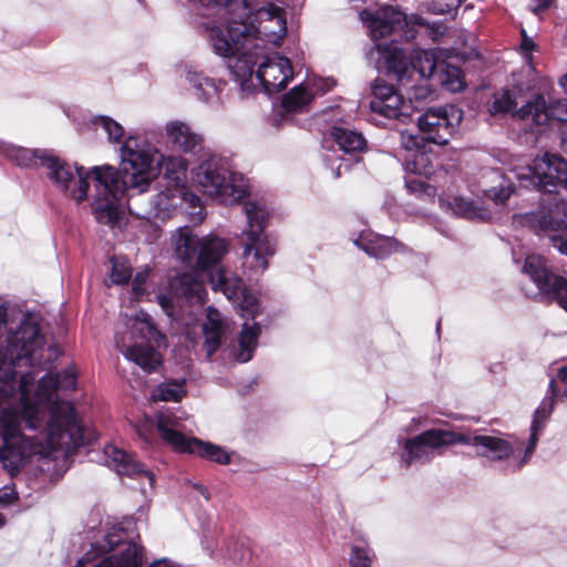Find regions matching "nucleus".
<instances>
[{
    "mask_svg": "<svg viewBox=\"0 0 567 567\" xmlns=\"http://www.w3.org/2000/svg\"><path fill=\"white\" fill-rule=\"evenodd\" d=\"M244 209L248 221L244 240V265L254 275H259L268 268V260L276 252V243L264 233L269 212L265 204L257 200L246 202Z\"/></svg>",
    "mask_w": 567,
    "mask_h": 567,
    "instance_id": "7",
    "label": "nucleus"
},
{
    "mask_svg": "<svg viewBox=\"0 0 567 567\" xmlns=\"http://www.w3.org/2000/svg\"><path fill=\"white\" fill-rule=\"evenodd\" d=\"M159 303L163 307V309L168 313V307L171 306V300L165 296H159Z\"/></svg>",
    "mask_w": 567,
    "mask_h": 567,
    "instance_id": "55",
    "label": "nucleus"
},
{
    "mask_svg": "<svg viewBox=\"0 0 567 567\" xmlns=\"http://www.w3.org/2000/svg\"><path fill=\"white\" fill-rule=\"evenodd\" d=\"M371 112L384 120L404 123L411 116V104L392 86L377 80L372 86Z\"/></svg>",
    "mask_w": 567,
    "mask_h": 567,
    "instance_id": "19",
    "label": "nucleus"
},
{
    "mask_svg": "<svg viewBox=\"0 0 567 567\" xmlns=\"http://www.w3.org/2000/svg\"><path fill=\"white\" fill-rule=\"evenodd\" d=\"M548 392H549V394H547L543 399L539 406L536 409V411L534 413V419H533V422L530 425V436H529L528 444L525 449V455L519 461L516 468H520L527 462V460L530 457V455L533 454V452L537 445V442H538V433L543 430L546 421L549 419L550 414L554 411V405H555L554 398L556 395L554 379H551L549 382Z\"/></svg>",
    "mask_w": 567,
    "mask_h": 567,
    "instance_id": "24",
    "label": "nucleus"
},
{
    "mask_svg": "<svg viewBox=\"0 0 567 567\" xmlns=\"http://www.w3.org/2000/svg\"><path fill=\"white\" fill-rule=\"evenodd\" d=\"M186 395L185 380H173L161 383L152 392L154 401H181Z\"/></svg>",
    "mask_w": 567,
    "mask_h": 567,
    "instance_id": "36",
    "label": "nucleus"
},
{
    "mask_svg": "<svg viewBox=\"0 0 567 567\" xmlns=\"http://www.w3.org/2000/svg\"><path fill=\"white\" fill-rule=\"evenodd\" d=\"M93 124L96 128L101 127L110 141L120 142L124 135L122 125L109 116H97Z\"/></svg>",
    "mask_w": 567,
    "mask_h": 567,
    "instance_id": "41",
    "label": "nucleus"
},
{
    "mask_svg": "<svg viewBox=\"0 0 567 567\" xmlns=\"http://www.w3.org/2000/svg\"><path fill=\"white\" fill-rule=\"evenodd\" d=\"M553 246L558 249L563 255L567 256V236H554L551 237Z\"/></svg>",
    "mask_w": 567,
    "mask_h": 567,
    "instance_id": "50",
    "label": "nucleus"
},
{
    "mask_svg": "<svg viewBox=\"0 0 567 567\" xmlns=\"http://www.w3.org/2000/svg\"><path fill=\"white\" fill-rule=\"evenodd\" d=\"M354 244L377 259L385 258L399 248V243L394 238L374 234H361Z\"/></svg>",
    "mask_w": 567,
    "mask_h": 567,
    "instance_id": "27",
    "label": "nucleus"
},
{
    "mask_svg": "<svg viewBox=\"0 0 567 567\" xmlns=\"http://www.w3.org/2000/svg\"><path fill=\"white\" fill-rule=\"evenodd\" d=\"M4 525V518L3 516L0 514V528Z\"/></svg>",
    "mask_w": 567,
    "mask_h": 567,
    "instance_id": "64",
    "label": "nucleus"
},
{
    "mask_svg": "<svg viewBox=\"0 0 567 567\" xmlns=\"http://www.w3.org/2000/svg\"><path fill=\"white\" fill-rule=\"evenodd\" d=\"M122 175L110 165L94 166L96 195L92 213L99 224L114 228L121 216V199L127 194V208L137 218L167 219L177 206L176 189L152 194L150 206H144L153 177L154 154L138 148L134 138H128L121 148Z\"/></svg>",
    "mask_w": 567,
    "mask_h": 567,
    "instance_id": "2",
    "label": "nucleus"
},
{
    "mask_svg": "<svg viewBox=\"0 0 567 567\" xmlns=\"http://www.w3.org/2000/svg\"><path fill=\"white\" fill-rule=\"evenodd\" d=\"M405 187L412 194L424 195L429 198L435 195V188L421 178L409 177L405 179Z\"/></svg>",
    "mask_w": 567,
    "mask_h": 567,
    "instance_id": "47",
    "label": "nucleus"
},
{
    "mask_svg": "<svg viewBox=\"0 0 567 567\" xmlns=\"http://www.w3.org/2000/svg\"><path fill=\"white\" fill-rule=\"evenodd\" d=\"M456 443V433L432 429L406 439L404 442V453L402 462L410 466L412 464H425L431 462L435 456L442 454V450Z\"/></svg>",
    "mask_w": 567,
    "mask_h": 567,
    "instance_id": "16",
    "label": "nucleus"
},
{
    "mask_svg": "<svg viewBox=\"0 0 567 567\" xmlns=\"http://www.w3.org/2000/svg\"><path fill=\"white\" fill-rule=\"evenodd\" d=\"M462 117V111L453 105L429 109L417 118L421 135L402 132L401 145L404 150L419 147L423 142L446 145L460 126Z\"/></svg>",
    "mask_w": 567,
    "mask_h": 567,
    "instance_id": "8",
    "label": "nucleus"
},
{
    "mask_svg": "<svg viewBox=\"0 0 567 567\" xmlns=\"http://www.w3.org/2000/svg\"><path fill=\"white\" fill-rule=\"evenodd\" d=\"M152 194H146L145 193V202H144V206H150V197H151Z\"/></svg>",
    "mask_w": 567,
    "mask_h": 567,
    "instance_id": "62",
    "label": "nucleus"
},
{
    "mask_svg": "<svg viewBox=\"0 0 567 567\" xmlns=\"http://www.w3.org/2000/svg\"><path fill=\"white\" fill-rule=\"evenodd\" d=\"M260 332L261 328L257 322L249 324L248 321H246L243 324L239 334V352L237 355L239 362H247L251 359Z\"/></svg>",
    "mask_w": 567,
    "mask_h": 567,
    "instance_id": "33",
    "label": "nucleus"
},
{
    "mask_svg": "<svg viewBox=\"0 0 567 567\" xmlns=\"http://www.w3.org/2000/svg\"><path fill=\"white\" fill-rule=\"evenodd\" d=\"M133 329L136 331L142 339L155 342L157 346L165 340V336L162 334L151 320V317L144 312L138 311L134 317Z\"/></svg>",
    "mask_w": 567,
    "mask_h": 567,
    "instance_id": "37",
    "label": "nucleus"
},
{
    "mask_svg": "<svg viewBox=\"0 0 567 567\" xmlns=\"http://www.w3.org/2000/svg\"><path fill=\"white\" fill-rule=\"evenodd\" d=\"M247 21L230 18L226 24L205 28L213 51L227 59V66L244 93L255 90L254 68L264 54V47L250 34Z\"/></svg>",
    "mask_w": 567,
    "mask_h": 567,
    "instance_id": "4",
    "label": "nucleus"
},
{
    "mask_svg": "<svg viewBox=\"0 0 567 567\" xmlns=\"http://www.w3.org/2000/svg\"><path fill=\"white\" fill-rule=\"evenodd\" d=\"M29 319L34 320L37 324H39L38 317L33 315L23 316L19 323L16 324L13 319H9L7 308L3 305H0V340L4 337V344L0 348V351L8 348V340L10 337L16 334L21 329L23 322ZM38 327L40 328V326ZM2 361H4V358L0 355V364Z\"/></svg>",
    "mask_w": 567,
    "mask_h": 567,
    "instance_id": "35",
    "label": "nucleus"
},
{
    "mask_svg": "<svg viewBox=\"0 0 567 567\" xmlns=\"http://www.w3.org/2000/svg\"><path fill=\"white\" fill-rule=\"evenodd\" d=\"M260 59H262V62H260L257 71H254L252 76H256L265 92L271 94L285 89L293 75L290 60L278 53L271 56L267 55L265 47L264 54L258 61Z\"/></svg>",
    "mask_w": 567,
    "mask_h": 567,
    "instance_id": "20",
    "label": "nucleus"
},
{
    "mask_svg": "<svg viewBox=\"0 0 567 567\" xmlns=\"http://www.w3.org/2000/svg\"><path fill=\"white\" fill-rule=\"evenodd\" d=\"M195 182L205 194L217 197L225 204H233L246 195L245 186L237 184L236 176L217 155H209L199 164Z\"/></svg>",
    "mask_w": 567,
    "mask_h": 567,
    "instance_id": "11",
    "label": "nucleus"
},
{
    "mask_svg": "<svg viewBox=\"0 0 567 567\" xmlns=\"http://www.w3.org/2000/svg\"><path fill=\"white\" fill-rule=\"evenodd\" d=\"M452 208L455 214L468 218L474 219L478 217L477 208L474 206L473 202L464 199L462 197H455L452 203Z\"/></svg>",
    "mask_w": 567,
    "mask_h": 567,
    "instance_id": "46",
    "label": "nucleus"
},
{
    "mask_svg": "<svg viewBox=\"0 0 567 567\" xmlns=\"http://www.w3.org/2000/svg\"><path fill=\"white\" fill-rule=\"evenodd\" d=\"M8 156L17 165L31 167L40 164L42 166V156H48L43 151H32L24 147L11 146L8 150Z\"/></svg>",
    "mask_w": 567,
    "mask_h": 567,
    "instance_id": "38",
    "label": "nucleus"
},
{
    "mask_svg": "<svg viewBox=\"0 0 567 567\" xmlns=\"http://www.w3.org/2000/svg\"><path fill=\"white\" fill-rule=\"evenodd\" d=\"M198 489H199L200 494H202L206 499H208V498H209L208 491H207L205 487H203V486H198Z\"/></svg>",
    "mask_w": 567,
    "mask_h": 567,
    "instance_id": "61",
    "label": "nucleus"
},
{
    "mask_svg": "<svg viewBox=\"0 0 567 567\" xmlns=\"http://www.w3.org/2000/svg\"><path fill=\"white\" fill-rule=\"evenodd\" d=\"M161 165L164 176L175 185L181 184L185 179L187 163L182 156L163 157Z\"/></svg>",
    "mask_w": 567,
    "mask_h": 567,
    "instance_id": "39",
    "label": "nucleus"
},
{
    "mask_svg": "<svg viewBox=\"0 0 567 567\" xmlns=\"http://www.w3.org/2000/svg\"><path fill=\"white\" fill-rule=\"evenodd\" d=\"M43 343L40 328L29 319L0 351L4 358L0 364V461L11 475L32 455L61 452L66 456L89 443L73 404L60 400L56 392L76 388L73 368L42 377L32 396L29 386L34 375L24 373L17 381L16 367L21 361L32 365L31 357Z\"/></svg>",
    "mask_w": 567,
    "mask_h": 567,
    "instance_id": "1",
    "label": "nucleus"
},
{
    "mask_svg": "<svg viewBox=\"0 0 567 567\" xmlns=\"http://www.w3.org/2000/svg\"><path fill=\"white\" fill-rule=\"evenodd\" d=\"M177 291L189 302L203 306L206 301L207 290L196 274L184 272L176 279Z\"/></svg>",
    "mask_w": 567,
    "mask_h": 567,
    "instance_id": "28",
    "label": "nucleus"
},
{
    "mask_svg": "<svg viewBox=\"0 0 567 567\" xmlns=\"http://www.w3.org/2000/svg\"><path fill=\"white\" fill-rule=\"evenodd\" d=\"M515 107H517V102L514 99L513 93L509 90H506L495 96L491 111L493 113H507Z\"/></svg>",
    "mask_w": 567,
    "mask_h": 567,
    "instance_id": "43",
    "label": "nucleus"
},
{
    "mask_svg": "<svg viewBox=\"0 0 567 567\" xmlns=\"http://www.w3.org/2000/svg\"><path fill=\"white\" fill-rule=\"evenodd\" d=\"M204 546H205V548H206L207 550H209L210 555H213V551H214V550H213V548L210 547V545H209L207 542H205V543H204Z\"/></svg>",
    "mask_w": 567,
    "mask_h": 567,
    "instance_id": "63",
    "label": "nucleus"
},
{
    "mask_svg": "<svg viewBox=\"0 0 567 567\" xmlns=\"http://www.w3.org/2000/svg\"><path fill=\"white\" fill-rule=\"evenodd\" d=\"M147 272H138L133 279L132 289L135 296H141L145 292V281L147 278Z\"/></svg>",
    "mask_w": 567,
    "mask_h": 567,
    "instance_id": "49",
    "label": "nucleus"
},
{
    "mask_svg": "<svg viewBox=\"0 0 567 567\" xmlns=\"http://www.w3.org/2000/svg\"><path fill=\"white\" fill-rule=\"evenodd\" d=\"M111 274L110 280L114 285H125L132 277V268L126 261H120L117 258H111Z\"/></svg>",
    "mask_w": 567,
    "mask_h": 567,
    "instance_id": "42",
    "label": "nucleus"
},
{
    "mask_svg": "<svg viewBox=\"0 0 567 567\" xmlns=\"http://www.w3.org/2000/svg\"><path fill=\"white\" fill-rule=\"evenodd\" d=\"M195 215H196V219H197L198 221H203V220H204V218H205V214L203 213L202 207L198 209V212H196V213H195Z\"/></svg>",
    "mask_w": 567,
    "mask_h": 567,
    "instance_id": "59",
    "label": "nucleus"
},
{
    "mask_svg": "<svg viewBox=\"0 0 567 567\" xmlns=\"http://www.w3.org/2000/svg\"><path fill=\"white\" fill-rule=\"evenodd\" d=\"M517 116L530 118L538 125H546L551 120L567 123V100H559L548 106L543 95H536L517 110ZM561 141L567 146V131L563 132Z\"/></svg>",
    "mask_w": 567,
    "mask_h": 567,
    "instance_id": "21",
    "label": "nucleus"
},
{
    "mask_svg": "<svg viewBox=\"0 0 567 567\" xmlns=\"http://www.w3.org/2000/svg\"><path fill=\"white\" fill-rule=\"evenodd\" d=\"M190 204L196 207L198 204H199V197H197L196 195H192L190 196Z\"/></svg>",
    "mask_w": 567,
    "mask_h": 567,
    "instance_id": "60",
    "label": "nucleus"
},
{
    "mask_svg": "<svg viewBox=\"0 0 567 567\" xmlns=\"http://www.w3.org/2000/svg\"><path fill=\"white\" fill-rule=\"evenodd\" d=\"M456 443L467 444L476 449V454L492 460L508 457L512 445L504 439L492 435L456 433Z\"/></svg>",
    "mask_w": 567,
    "mask_h": 567,
    "instance_id": "22",
    "label": "nucleus"
},
{
    "mask_svg": "<svg viewBox=\"0 0 567 567\" xmlns=\"http://www.w3.org/2000/svg\"><path fill=\"white\" fill-rule=\"evenodd\" d=\"M534 2H536V6L534 7V11L537 12V11H543L547 8H549V6L551 4V2L554 0H533Z\"/></svg>",
    "mask_w": 567,
    "mask_h": 567,
    "instance_id": "52",
    "label": "nucleus"
},
{
    "mask_svg": "<svg viewBox=\"0 0 567 567\" xmlns=\"http://www.w3.org/2000/svg\"><path fill=\"white\" fill-rule=\"evenodd\" d=\"M342 167H343V164L341 163V164H339V166L336 168V171H334V176H336V177H340V175H341V168H342ZM344 168H346V169H349V165H348V164H344Z\"/></svg>",
    "mask_w": 567,
    "mask_h": 567,
    "instance_id": "58",
    "label": "nucleus"
},
{
    "mask_svg": "<svg viewBox=\"0 0 567 567\" xmlns=\"http://www.w3.org/2000/svg\"><path fill=\"white\" fill-rule=\"evenodd\" d=\"M104 455L107 465L113 467L118 475L145 476L148 478L150 484L153 485L155 481L154 474L137 462L134 455L111 444L104 447Z\"/></svg>",
    "mask_w": 567,
    "mask_h": 567,
    "instance_id": "23",
    "label": "nucleus"
},
{
    "mask_svg": "<svg viewBox=\"0 0 567 567\" xmlns=\"http://www.w3.org/2000/svg\"><path fill=\"white\" fill-rule=\"evenodd\" d=\"M520 188L536 189L553 194L558 185L567 187V162L554 154L546 153L526 165L513 171Z\"/></svg>",
    "mask_w": 567,
    "mask_h": 567,
    "instance_id": "12",
    "label": "nucleus"
},
{
    "mask_svg": "<svg viewBox=\"0 0 567 567\" xmlns=\"http://www.w3.org/2000/svg\"><path fill=\"white\" fill-rule=\"evenodd\" d=\"M497 178L502 179L498 186L491 187L488 189H484V195L495 202L496 204H504L509 196L514 193L513 183L504 184V176L498 172L493 173Z\"/></svg>",
    "mask_w": 567,
    "mask_h": 567,
    "instance_id": "40",
    "label": "nucleus"
},
{
    "mask_svg": "<svg viewBox=\"0 0 567 567\" xmlns=\"http://www.w3.org/2000/svg\"><path fill=\"white\" fill-rule=\"evenodd\" d=\"M124 357L146 372H153L161 363L159 354L151 344H133L122 350Z\"/></svg>",
    "mask_w": 567,
    "mask_h": 567,
    "instance_id": "29",
    "label": "nucleus"
},
{
    "mask_svg": "<svg viewBox=\"0 0 567 567\" xmlns=\"http://www.w3.org/2000/svg\"><path fill=\"white\" fill-rule=\"evenodd\" d=\"M225 555L229 557V560H230L231 563H234V564H235V563H237V553H230V551L227 549V550H226V553H225Z\"/></svg>",
    "mask_w": 567,
    "mask_h": 567,
    "instance_id": "57",
    "label": "nucleus"
},
{
    "mask_svg": "<svg viewBox=\"0 0 567 567\" xmlns=\"http://www.w3.org/2000/svg\"><path fill=\"white\" fill-rule=\"evenodd\" d=\"M559 84L561 85V87L564 89V91L567 94V73L560 78Z\"/></svg>",
    "mask_w": 567,
    "mask_h": 567,
    "instance_id": "56",
    "label": "nucleus"
},
{
    "mask_svg": "<svg viewBox=\"0 0 567 567\" xmlns=\"http://www.w3.org/2000/svg\"><path fill=\"white\" fill-rule=\"evenodd\" d=\"M424 148L425 142H423L419 147L406 150L410 153L404 159V167L406 172L420 176H427L433 173V165Z\"/></svg>",
    "mask_w": 567,
    "mask_h": 567,
    "instance_id": "32",
    "label": "nucleus"
},
{
    "mask_svg": "<svg viewBox=\"0 0 567 567\" xmlns=\"http://www.w3.org/2000/svg\"><path fill=\"white\" fill-rule=\"evenodd\" d=\"M251 20L247 24L256 42L266 48V43L278 45L287 33L286 12L271 1H264L260 7L251 6L249 0L236 3Z\"/></svg>",
    "mask_w": 567,
    "mask_h": 567,
    "instance_id": "13",
    "label": "nucleus"
},
{
    "mask_svg": "<svg viewBox=\"0 0 567 567\" xmlns=\"http://www.w3.org/2000/svg\"><path fill=\"white\" fill-rule=\"evenodd\" d=\"M166 134L169 142L184 153H197L203 150L204 137L184 122L168 123Z\"/></svg>",
    "mask_w": 567,
    "mask_h": 567,
    "instance_id": "26",
    "label": "nucleus"
},
{
    "mask_svg": "<svg viewBox=\"0 0 567 567\" xmlns=\"http://www.w3.org/2000/svg\"><path fill=\"white\" fill-rule=\"evenodd\" d=\"M523 271L529 276L539 293L556 300L567 310V279L551 272L544 257L539 255L527 256Z\"/></svg>",
    "mask_w": 567,
    "mask_h": 567,
    "instance_id": "17",
    "label": "nucleus"
},
{
    "mask_svg": "<svg viewBox=\"0 0 567 567\" xmlns=\"http://www.w3.org/2000/svg\"><path fill=\"white\" fill-rule=\"evenodd\" d=\"M331 135L339 148L346 154L361 153L367 147L364 136L354 130L334 126Z\"/></svg>",
    "mask_w": 567,
    "mask_h": 567,
    "instance_id": "30",
    "label": "nucleus"
},
{
    "mask_svg": "<svg viewBox=\"0 0 567 567\" xmlns=\"http://www.w3.org/2000/svg\"><path fill=\"white\" fill-rule=\"evenodd\" d=\"M228 329V322L223 315L215 308L208 307L206 321L203 324L205 338L204 348L207 357L210 358L221 346Z\"/></svg>",
    "mask_w": 567,
    "mask_h": 567,
    "instance_id": "25",
    "label": "nucleus"
},
{
    "mask_svg": "<svg viewBox=\"0 0 567 567\" xmlns=\"http://www.w3.org/2000/svg\"><path fill=\"white\" fill-rule=\"evenodd\" d=\"M400 38L393 37L388 42L373 40L374 44L368 54L372 56L374 52L379 55L378 60L383 61L384 66L402 81L405 76H411L412 72H417L421 78L429 79L433 75L436 66V56L434 52L423 49H413L410 58L406 56L403 49L398 44Z\"/></svg>",
    "mask_w": 567,
    "mask_h": 567,
    "instance_id": "9",
    "label": "nucleus"
},
{
    "mask_svg": "<svg viewBox=\"0 0 567 567\" xmlns=\"http://www.w3.org/2000/svg\"><path fill=\"white\" fill-rule=\"evenodd\" d=\"M464 1L465 0H432L431 2H426V9L434 14L451 13Z\"/></svg>",
    "mask_w": 567,
    "mask_h": 567,
    "instance_id": "45",
    "label": "nucleus"
},
{
    "mask_svg": "<svg viewBox=\"0 0 567 567\" xmlns=\"http://www.w3.org/2000/svg\"><path fill=\"white\" fill-rule=\"evenodd\" d=\"M187 81L195 89L198 99L205 102H212L218 97L219 84L215 79L206 76L203 72L189 70Z\"/></svg>",
    "mask_w": 567,
    "mask_h": 567,
    "instance_id": "31",
    "label": "nucleus"
},
{
    "mask_svg": "<svg viewBox=\"0 0 567 567\" xmlns=\"http://www.w3.org/2000/svg\"><path fill=\"white\" fill-rule=\"evenodd\" d=\"M312 99L313 93L306 85L299 84L282 96L281 107L286 113L303 112Z\"/></svg>",
    "mask_w": 567,
    "mask_h": 567,
    "instance_id": "34",
    "label": "nucleus"
},
{
    "mask_svg": "<svg viewBox=\"0 0 567 567\" xmlns=\"http://www.w3.org/2000/svg\"><path fill=\"white\" fill-rule=\"evenodd\" d=\"M163 564L164 567H176L172 560L168 558H162L151 561L146 567H158V565Z\"/></svg>",
    "mask_w": 567,
    "mask_h": 567,
    "instance_id": "51",
    "label": "nucleus"
},
{
    "mask_svg": "<svg viewBox=\"0 0 567 567\" xmlns=\"http://www.w3.org/2000/svg\"><path fill=\"white\" fill-rule=\"evenodd\" d=\"M557 377L559 381L567 384V365L559 369Z\"/></svg>",
    "mask_w": 567,
    "mask_h": 567,
    "instance_id": "54",
    "label": "nucleus"
},
{
    "mask_svg": "<svg viewBox=\"0 0 567 567\" xmlns=\"http://www.w3.org/2000/svg\"><path fill=\"white\" fill-rule=\"evenodd\" d=\"M350 563L351 567H371L374 554L369 548L353 547Z\"/></svg>",
    "mask_w": 567,
    "mask_h": 567,
    "instance_id": "44",
    "label": "nucleus"
},
{
    "mask_svg": "<svg viewBox=\"0 0 567 567\" xmlns=\"http://www.w3.org/2000/svg\"><path fill=\"white\" fill-rule=\"evenodd\" d=\"M336 86V81L331 78L318 79L313 82V87L309 90L315 95H322Z\"/></svg>",
    "mask_w": 567,
    "mask_h": 567,
    "instance_id": "48",
    "label": "nucleus"
},
{
    "mask_svg": "<svg viewBox=\"0 0 567 567\" xmlns=\"http://www.w3.org/2000/svg\"><path fill=\"white\" fill-rule=\"evenodd\" d=\"M42 166L48 169V176L53 184L76 203L86 198L90 187L89 178H93L95 185L97 184L93 172L94 167L85 169L82 166H76L73 169L68 163L50 155L42 156Z\"/></svg>",
    "mask_w": 567,
    "mask_h": 567,
    "instance_id": "14",
    "label": "nucleus"
},
{
    "mask_svg": "<svg viewBox=\"0 0 567 567\" xmlns=\"http://www.w3.org/2000/svg\"><path fill=\"white\" fill-rule=\"evenodd\" d=\"M42 166L48 169V176L53 184L76 203L86 198L90 187L89 178H93L95 185L97 184L93 172L94 167L85 169L82 166H76L73 169L68 163L50 155L42 156Z\"/></svg>",
    "mask_w": 567,
    "mask_h": 567,
    "instance_id": "15",
    "label": "nucleus"
},
{
    "mask_svg": "<svg viewBox=\"0 0 567 567\" xmlns=\"http://www.w3.org/2000/svg\"><path fill=\"white\" fill-rule=\"evenodd\" d=\"M523 35H525V31H523ZM534 48V42L530 39H527L526 37L523 38L522 41V49L526 52L530 51Z\"/></svg>",
    "mask_w": 567,
    "mask_h": 567,
    "instance_id": "53",
    "label": "nucleus"
},
{
    "mask_svg": "<svg viewBox=\"0 0 567 567\" xmlns=\"http://www.w3.org/2000/svg\"><path fill=\"white\" fill-rule=\"evenodd\" d=\"M145 564L144 548L127 540L126 529L116 524L101 542L91 545L74 567H143Z\"/></svg>",
    "mask_w": 567,
    "mask_h": 567,
    "instance_id": "5",
    "label": "nucleus"
},
{
    "mask_svg": "<svg viewBox=\"0 0 567 567\" xmlns=\"http://www.w3.org/2000/svg\"><path fill=\"white\" fill-rule=\"evenodd\" d=\"M523 224L535 233L567 228V202L555 194L540 200L539 209L523 216Z\"/></svg>",
    "mask_w": 567,
    "mask_h": 567,
    "instance_id": "18",
    "label": "nucleus"
},
{
    "mask_svg": "<svg viewBox=\"0 0 567 567\" xmlns=\"http://www.w3.org/2000/svg\"><path fill=\"white\" fill-rule=\"evenodd\" d=\"M171 241L177 260L186 267L209 271L212 289L238 303L240 316L247 321L255 320L259 312L258 299L246 289L241 278L221 267L212 270L228 251L225 239L215 235L199 237L190 227L184 226L172 235Z\"/></svg>",
    "mask_w": 567,
    "mask_h": 567,
    "instance_id": "3",
    "label": "nucleus"
},
{
    "mask_svg": "<svg viewBox=\"0 0 567 567\" xmlns=\"http://www.w3.org/2000/svg\"><path fill=\"white\" fill-rule=\"evenodd\" d=\"M360 19L367 24L372 40H381L386 35H393L409 42L416 37L415 25L426 27L430 37L434 41H437L445 31L442 23L433 22L430 24L417 14L408 19L403 12L393 7H382L377 11L363 10L360 12Z\"/></svg>",
    "mask_w": 567,
    "mask_h": 567,
    "instance_id": "6",
    "label": "nucleus"
},
{
    "mask_svg": "<svg viewBox=\"0 0 567 567\" xmlns=\"http://www.w3.org/2000/svg\"><path fill=\"white\" fill-rule=\"evenodd\" d=\"M157 431L161 439L181 453L196 454L203 458L216 462L218 464H228L229 454L219 445L202 441L197 437H188L183 431L185 426L181 417L174 412L166 410L157 414Z\"/></svg>",
    "mask_w": 567,
    "mask_h": 567,
    "instance_id": "10",
    "label": "nucleus"
}]
</instances>
